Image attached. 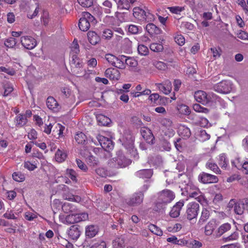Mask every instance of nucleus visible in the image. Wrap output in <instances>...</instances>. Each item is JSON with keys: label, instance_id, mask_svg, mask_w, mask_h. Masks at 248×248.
I'll return each instance as SVG.
<instances>
[{"label": "nucleus", "instance_id": "nucleus-29", "mask_svg": "<svg viewBox=\"0 0 248 248\" xmlns=\"http://www.w3.org/2000/svg\"><path fill=\"white\" fill-rule=\"evenodd\" d=\"M231 225L230 224L226 223L221 225L218 229L217 236H220L225 232L230 230Z\"/></svg>", "mask_w": 248, "mask_h": 248}, {"label": "nucleus", "instance_id": "nucleus-27", "mask_svg": "<svg viewBox=\"0 0 248 248\" xmlns=\"http://www.w3.org/2000/svg\"><path fill=\"white\" fill-rule=\"evenodd\" d=\"M16 125L18 127H22L27 123V119L24 115L19 114L16 117Z\"/></svg>", "mask_w": 248, "mask_h": 248}, {"label": "nucleus", "instance_id": "nucleus-52", "mask_svg": "<svg viewBox=\"0 0 248 248\" xmlns=\"http://www.w3.org/2000/svg\"><path fill=\"white\" fill-rule=\"evenodd\" d=\"M168 9L172 13L180 14L182 11L185 10V8L183 7L173 6L168 7Z\"/></svg>", "mask_w": 248, "mask_h": 248}, {"label": "nucleus", "instance_id": "nucleus-58", "mask_svg": "<svg viewBox=\"0 0 248 248\" xmlns=\"http://www.w3.org/2000/svg\"><path fill=\"white\" fill-rule=\"evenodd\" d=\"M118 93L122 94L121 96L120 97V99L121 100L123 101L124 103H127L129 100V97L128 95L124 93V90L123 89H120L117 92Z\"/></svg>", "mask_w": 248, "mask_h": 248}, {"label": "nucleus", "instance_id": "nucleus-13", "mask_svg": "<svg viewBox=\"0 0 248 248\" xmlns=\"http://www.w3.org/2000/svg\"><path fill=\"white\" fill-rule=\"evenodd\" d=\"M140 134L143 138L149 144H153L155 141V137L151 130L146 127L140 129Z\"/></svg>", "mask_w": 248, "mask_h": 248}, {"label": "nucleus", "instance_id": "nucleus-38", "mask_svg": "<svg viewBox=\"0 0 248 248\" xmlns=\"http://www.w3.org/2000/svg\"><path fill=\"white\" fill-rule=\"evenodd\" d=\"M206 167L216 174H220L221 173L220 170L215 163L208 161L206 164Z\"/></svg>", "mask_w": 248, "mask_h": 248}, {"label": "nucleus", "instance_id": "nucleus-10", "mask_svg": "<svg viewBox=\"0 0 248 248\" xmlns=\"http://www.w3.org/2000/svg\"><path fill=\"white\" fill-rule=\"evenodd\" d=\"M194 98L196 100L203 105H206L212 101L211 94H207L203 91H198L195 93Z\"/></svg>", "mask_w": 248, "mask_h": 248}, {"label": "nucleus", "instance_id": "nucleus-54", "mask_svg": "<svg viewBox=\"0 0 248 248\" xmlns=\"http://www.w3.org/2000/svg\"><path fill=\"white\" fill-rule=\"evenodd\" d=\"M103 5L106 7L104 9V12L106 14H110L111 13V8L112 6L111 2L108 0H106L103 2Z\"/></svg>", "mask_w": 248, "mask_h": 248}, {"label": "nucleus", "instance_id": "nucleus-45", "mask_svg": "<svg viewBox=\"0 0 248 248\" xmlns=\"http://www.w3.org/2000/svg\"><path fill=\"white\" fill-rule=\"evenodd\" d=\"M178 110L179 112L184 115H188L190 113V109L189 108L184 104H181L178 106Z\"/></svg>", "mask_w": 248, "mask_h": 248}, {"label": "nucleus", "instance_id": "nucleus-22", "mask_svg": "<svg viewBox=\"0 0 248 248\" xmlns=\"http://www.w3.org/2000/svg\"><path fill=\"white\" fill-rule=\"evenodd\" d=\"M146 30L151 35L159 34L161 33V30L153 23H149L146 26Z\"/></svg>", "mask_w": 248, "mask_h": 248}, {"label": "nucleus", "instance_id": "nucleus-1", "mask_svg": "<svg viewBox=\"0 0 248 248\" xmlns=\"http://www.w3.org/2000/svg\"><path fill=\"white\" fill-rule=\"evenodd\" d=\"M119 140L132 156L138 159V154L134 146L135 137L130 131H126Z\"/></svg>", "mask_w": 248, "mask_h": 248}, {"label": "nucleus", "instance_id": "nucleus-19", "mask_svg": "<svg viewBox=\"0 0 248 248\" xmlns=\"http://www.w3.org/2000/svg\"><path fill=\"white\" fill-rule=\"evenodd\" d=\"M136 175L142 179H150L153 174V171L151 169H143L137 171Z\"/></svg>", "mask_w": 248, "mask_h": 248}, {"label": "nucleus", "instance_id": "nucleus-14", "mask_svg": "<svg viewBox=\"0 0 248 248\" xmlns=\"http://www.w3.org/2000/svg\"><path fill=\"white\" fill-rule=\"evenodd\" d=\"M67 233L71 239L77 240L81 234L80 226L78 225L71 226L68 230Z\"/></svg>", "mask_w": 248, "mask_h": 248}, {"label": "nucleus", "instance_id": "nucleus-57", "mask_svg": "<svg viewBox=\"0 0 248 248\" xmlns=\"http://www.w3.org/2000/svg\"><path fill=\"white\" fill-rule=\"evenodd\" d=\"M193 109L196 111L199 112L207 113L209 112V110L207 108H203L199 104H195L193 106Z\"/></svg>", "mask_w": 248, "mask_h": 248}, {"label": "nucleus", "instance_id": "nucleus-55", "mask_svg": "<svg viewBox=\"0 0 248 248\" xmlns=\"http://www.w3.org/2000/svg\"><path fill=\"white\" fill-rule=\"evenodd\" d=\"M13 178L14 180H15L17 182H21L23 181L25 177L24 175L21 174L20 172H14L12 175Z\"/></svg>", "mask_w": 248, "mask_h": 248}, {"label": "nucleus", "instance_id": "nucleus-12", "mask_svg": "<svg viewBox=\"0 0 248 248\" xmlns=\"http://www.w3.org/2000/svg\"><path fill=\"white\" fill-rule=\"evenodd\" d=\"M20 42L22 45L28 49H33L37 45L35 40L33 37L29 36L21 37Z\"/></svg>", "mask_w": 248, "mask_h": 248}, {"label": "nucleus", "instance_id": "nucleus-23", "mask_svg": "<svg viewBox=\"0 0 248 248\" xmlns=\"http://www.w3.org/2000/svg\"><path fill=\"white\" fill-rule=\"evenodd\" d=\"M98 139L102 148L110 149L113 148L112 141L108 138H106L104 136H100Z\"/></svg>", "mask_w": 248, "mask_h": 248}, {"label": "nucleus", "instance_id": "nucleus-39", "mask_svg": "<svg viewBox=\"0 0 248 248\" xmlns=\"http://www.w3.org/2000/svg\"><path fill=\"white\" fill-rule=\"evenodd\" d=\"M114 248H123L124 247V241L123 237H117L112 242Z\"/></svg>", "mask_w": 248, "mask_h": 248}, {"label": "nucleus", "instance_id": "nucleus-21", "mask_svg": "<svg viewBox=\"0 0 248 248\" xmlns=\"http://www.w3.org/2000/svg\"><path fill=\"white\" fill-rule=\"evenodd\" d=\"M178 132L179 136L184 139H187L191 135L189 128L184 125H180L179 126Z\"/></svg>", "mask_w": 248, "mask_h": 248}, {"label": "nucleus", "instance_id": "nucleus-64", "mask_svg": "<svg viewBox=\"0 0 248 248\" xmlns=\"http://www.w3.org/2000/svg\"><path fill=\"white\" fill-rule=\"evenodd\" d=\"M105 59L113 66V63H115L114 61L116 60V56L111 54H107L105 55Z\"/></svg>", "mask_w": 248, "mask_h": 248}, {"label": "nucleus", "instance_id": "nucleus-34", "mask_svg": "<svg viewBox=\"0 0 248 248\" xmlns=\"http://www.w3.org/2000/svg\"><path fill=\"white\" fill-rule=\"evenodd\" d=\"M194 27H195L193 24L186 21L182 22L180 25L181 29L185 31H193Z\"/></svg>", "mask_w": 248, "mask_h": 248}, {"label": "nucleus", "instance_id": "nucleus-20", "mask_svg": "<svg viewBox=\"0 0 248 248\" xmlns=\"http://www.w3.org/2000/svg\"><path fill=\"white\" fill-rule=\"evenodd\" d=\"M98 232V227L94 225H89L86 227L85 234L86 237L92 238L94 237Z\"/></svg>", "mask_w": 248, "mask_h": 248}, {"label": "nucleus", "instance_id": "nucleus-43", "mask_svg": "<svg viewBox=\"0 0 248 248\" xmlns=\"http://www.w3.org/2000/svg\"><path fill=\"white\" fill-rule=\"evenodd\" d=\"M148 227L150 231L153 233L158 236L162 235V231L156 225L154 224H150V225H149Z\"/></svg>", "mask_w": 248, "mask_h": 248}, {"label": "nucleus", "instance_id": "nucleus-36", "mask_svg": "<svg viewBox=\"0 0 248 248\" xmlns=\"http://www.w3.org/2000/svg\"><path fill=\"white\" fill-rule=\"evenodd\" d=\"M66 154L60 149H58L55 154V159L58 162H62L64 161L66 159Z\"/></svg>", "mask_w": 248, "mask_h": 248}, {"label": "nucleus", "instance_id": "nucleus-51", "mask_svg": "<svg viewBox=\"0 0 248 248\" xmlns=\"http://www.w3.org/2000/svg\"><path fill=\"white\" fill-rule=\"evenodd\" d=\"M138 50L139 54L145 56L147 55L149 52L148 48L143 45H139L138 47Z\"/></svg>", "mask_w": 248, "mask_h": 248}, {"label": "nucleus", "instance_id": "nucleus-32", "mask_svg": "<svg viewBox=\"0 0 248 248\" xmlns=\"http://www.w3.org/2000/svg\"><path fill=\"white\" fill-rule=\"evenodd\" d=\"M71 64L76 68H80L82 67L83 66L82 61L78 57L77 55H73L72 56Z\"/></svg>", "mask_w": 248, "mask_h": 248}, {"label": "nucleus", "instance_id": "nucleus-53", "mask_svg": "<svg viewBox=\"0 0 248 248\" xmlns=\"http://www.w3.org/2000/svg\"><path fill=\"white\" fill-rule=\"evenodd\" d=\"M78 3L83 7H90L93 4V0H77Z\"/></svg>", "mask_w": 248, "mask_h": 248}, {"label": "nucleus", "instance_id": "nucleus-42", "mask_svg": "<svg viewBox=\"0 0 248 248\" xmlns=\"http://www.w3.org/2000/svg\"><path fill=\"white\" fill-rule=\"evenodd\" d=\"M41 20L44 26H46L48 25L50 18L49 13L47 11L45 10L43 11L42 15L41 17Z\"/></svg>", "mask_w": 248, "mask_h": 248}, {"label": "nucleus", "instance_id": "nucleus-56", "mask_svg": "<svg viewBox=\"0 0 248 248\" xmlns=\"http://www.w3.org/2000/svg\"><path fill=\"white\" fill-rule=\"evenodd\" d=\"M66 171L67 175L72 180L74 181H77L76 172L74 170L67 169Z\"/></svg>", "mask_w": 248, "mask_h": 248}, {"label": "nucleus", "instance_id": "nucleus-48", "mask_svg": "<svg viewBox=\"0 0 248 248\" xmlns=\"http://www.w3.org/2000/svg\"><path fill=\"white\" fill-rule=\"evenodd\" d=\"M235 167L239 170H241L244 173L246 174H248V161L244 162L242 164L235 166Z\"/></svg>", "mask_w": 248, "mask_h": 248}, {"label": "nucleus", "instance_id": "nucleus-3", "mask_svg": "<svg viewBox=\"0 0 248 248\" xmlns=\"http://www.w3.org/2000/svg\"><path fill=\"white\" fill-rule=\"evenodd\" d=\"M174 193L170 190L165 189L159 193L157 202L154 207L156 211H160L164 208V206L170 202L174 198Z\"/></svg>", "mask_w": 248, "mask_h": 248}, {"label": "nucleus", "instance_id": "nucleus-15", "mask_svg": "<svg viewBox=\"0 0 248 248\" xmlns=\"http://www.w3.org/2000/svg\"><path fill=\"white\" fill-rule=\"evenodd\" d=\"M158 89L165 94H168L171 91V83L169 80H166L162 83H156Z\"/></svg>", "mask_w": 248, "mask_h": 248}, {"label": "nucleus", "instance_id": "nucleus-28", "mask_svg": "<svg viewBox=\"0 0 248 248\" xmlns=\"http://www.w3.org/2000/svg\"><path fill=\"white\" fill-rule=\"evenodd\" d=\"M210 216V212L206 208H204L202 209L201 216L200 217V219L198 222V224L202 225L204 222H205L209 217Z\"/></svg>", "mask_w": 248, "mask_h": 248}, {"label": "nucleus", "instance_id": "nucleus-8", "mask_svg": "<svg viewBox=\"0 0 248 248\" xmlns=\"http://www.w3.org/2000/svg\"><path fill=\"white\" fill-rule=\"evenodd\" d=\"M88 218V215L86 213H77L68 215L66 217V222L73 224L85 220Z\"/></svg>", "mask_w": 248, "mask_h": 248}, {"label": "nucleus", "instance_id": "nucleus-46", "mask_svg": "<svg viewBox=\"0 0 248 248\" xmlns=\"http://www.w3.org/2000/svg\"><path fill=\"white\" fill-rule=\"evenodd\" d=\"M128 31L131 34H136L138 33L139 31H141L142 28L141 27L131 24L129 26Z\"/></svg>", "mask_w": 248, "mask_h": 248}, {"label": "nucleus", "instance_id": "nucleus-62", "mask_svg": "<svg viewBox=\"0 0 248 248\" xmlns=\"http://www.w3.org/2000/svg\"><path fill=\"white\" fill-rule=\"evenodd\" d=\"M4 96H8L13 91V88L9 84H5L4 86Z\"/></svg>", "mask_w": 248, "mask_h": 248}, {"label": "nucleus", "instance_id": "nucleus-30", "mask_svg": "<svg viewBox=\"0 0 248 248\" xmlns=\"http://www.w3.org/2000/svg\"><path fill=\"white\" fill-rule=\"evenodd\" d=\"M75 139L78 144H84L86 141L87 137L83 133L80 132L76 134Z\"/></svg>", "mask_w": 248, "mask_h": 248}, {"label": "nucleus", "instance_id": "nucleus-4", "mask_svg": "<svg viewBox=\"0 0 248 248\" xmlns=\"http://www.w3.org/2000/svg\"><path fill=\"white\" fill-rule=\"evenodd\" d=\"M133 12L135 18L141 22H149L154 19V16L152 14L140 7H134Z\"/></svg>", "mask_w": 248, "mask_h": 248}, {"label": "nucleus", "instance_id": "nucleus-61", "mask_svg": "<svg viewBox=\"0 0 248 248\" xmlns=\"http://www.w3.org/2000/svg\"><path fill=\"white\" fill-rule=\"evenodd\" d=\"M88 161L91 166L97 165L99 163L98 159L93 155H90L89 156Z\"/></svg>", "mask_w": 248, "mask_h": 248}, {"label": "nucleus", "instance_id": "nucleus-47", "mask_svg": "<svg viewBox=\"0 0 248 248\" xmlns=\"http://www.w3.org/2000/svg\"><path fill=\"white\" fill-rule=\"evenodd\" d=\"M228 163L225 155L222 154L219 156V164L222 168H226Z\"/></svg>", "mask_w": 248, "mask_h": 248}, {"label": "nucleus", "instance_id": "nucleus-25", "mask_svg": "<svg viewBox=\"0 0 248 248\" xmlns=\"http://www.w3.org/2000/svg\"><path fill=\"white\" fill-rule=\"evenodd\" d=\"M88 38L90 43L93 45H96L100 40L99 36L94 31L88 32Z\"/></svg>", "mask_w": 248, "mask_h": 248}, {"label": "nucleus", "instance_id": "nucleus-16", "mask_svg": "<svg viewBox=\"0 0 248 248\" xmlns=\"http://www.w3.org/2000/svg\"><path fill=\"white\" fill-rule=\"evenodd\" d=\"M184 205V201L181 200L177 202L172 208L170 215L172 217H177L180 215V212L181 208Z\"/></svg>", "mask_w": 248, "mask_h": 248}, {"label": "nucleus", "instance_id": "nucleus-35", "mask_svg": "<svg viewBox=\"0 0 248 248\" xmlns=\"http://www.w3.org/2000/svg\"><path fill=\"white\" fill-rule=\"evenodd\" d=\"M117 6L119 9L129 10L131 7V5L128 0H119Z\"/></svg>", "mask_w": 248, "mask_h": 248}, {"label": "nucleus", "instance_id": "nucleus-6", "mask_svg": "<svg viewBox=\"0 0 248 248\" xmlns=\"http://www.w3.org/2000/svg\"><path fill=\"white\" fill-rule=\"evenodd\" d=\"M199 208V204L194 202H190L187 204L186 214L187 218L191 221V223L196 222Z\"/></svg>", "mask_w": 248, "mask_h": 248}, {"label": "nucleus", "instance_id": "nucleus-44", "mask_svg": "<svg viewBox=\"0 0 248 248\" xmlns=\"http://www.w3.org/2000/svg\"><path fill=\"white\" fill-rule=\"evenodd\" d=\"M168 62L171 63L172 62V61L171 60L170 61H167L166 63L160 61L156 62L154 63V65L159 70H165L166 68H168Z\"/></svg>", "mask_w": 248, "mask_h": 248}, {"label": "nucleus", "instance_id": "nucleus-7", "mask_svg": "<svg viewBox=\"0 0 248 248\" xmlns=\"http://www.w3.org/2000/svg\"><path fill=\"white\" fill-rule=\"evenodd\" d=\"M214 90L220 93L227 94L232 90V84L229 80H222L214 86Z\"/></svg>", "mask_w": 248, "mask_h": 248}, {"label": "nucleus", "instance_id": "nucleus-2", "mask_svg": "<svg viewBox=\"0 0 248 248\" xmlns=\"http://www.w3.org/2000/svg\"><path fill=\"white\" fill-rule=\"evenodd\" d=\"M131 163V160L126 158L122 151H118L116 156L109 159L108 164L111 168H122L128 166Z\"/></svg>", "mask_w": 248, "mask_h": 248}, {"label": "nucleus", "instance_id": "nucleus-33", "mask_svg": "<svg viewBox=\"0 0 248 248\" xmlns=\"http://www.w3.org/2000/svg\"><path fill=\"white\" fill-rule=\"evenodd\" d=\"M245 207L242 202L239 200L236 202L235 205L234 207V212L239 215H241L244 213Z\"/></svg>", "mask_w": 248, "mask_h": 248}, {"label": "nucleus", "instance_id": "nucleus-31", "mask_svg": "<svg viewBox=\"0 0 248 248\" xmlns=\"http://www.w3.org/2000/svg\"><path fill=\"white\" fill-rule=\"evenodd\" d=\"M215 228V222L213 221H209L205 226V234L210 235Z\"/></svg>", "mask_w": 248, "mask_h": 248}, {"label": "nucleus", "instance_id": "nucleus-60", "mask_svg": "<svg viewBox=\"0 0 248 248\" xmlns=\"http://www.w3.org/2000/svg\"><path fill=\"white\" fill-rule=\"evenodd\" d=\"M78 167L82 170L86 171L88 170V167L86 165L79 159H76Z\"/></svg>", "mask_w": 248, "mask_h": 248}, {"label": "nucleus", "instance_id": "nucleus-59", "mask_svg": "<svg viewBox=\"0 0 248 248\" xmlns=\"http://www.w3.org/2000/svg\"><path fill=\"white\" fill-rule=\"evenodd\" d=\"M63 198L65 200H67L71 201H75L76 202H78V201H80V198L79 197L75 196L74 195H71V194H67V195L64 194L63 195Z\"/></svg>", "mask_w": 248, "mask_h": 248}, {"label": "nucleus", "instance_id": "nucleus-5", "mask_svg": "<svg viewBox=\"0 0 248 248\" xmlns=\"http://www.w3.org/2000/svg\"><path fill=\"white\" fill-rule=\"evenodd\" d=\"M94 17L89 13H83V16L79 20L78 27L82 31H88L91 23H94Z\"/></svg>", "mask_w": 248, "mask_h": 248}, {"label": "nucleus", "instance_id": "nucleus-9", "mask_svg": "<svg viewBox=\"0 0 248 248\" xmlns=\"http://www.w3.org/2000/svg\"><path fill=\"white\" fill-rule=\"evenodd\" d=\"M144 195L142 192L135 193L129 198L125 200L126 203L130 206H136L141 204L143 200Z\"/></svg>", "mask_w": 248, "mask_h": 248}, {"label": "nucleus", "instance_id": "nucleus-24", "mask_svg": "<svg viewBox=\"0 0 248 248\" xmlns=\"http://www.w3.org/2000/svg\"><path fill=\"white\" fill-rule=\"evenodd\" d=\"M62 211L66 213H74L78 212V209L72 203L69 202H65L62 206Z\"/></svg>", "mask_w": 248, "mask_h": 248}, {"label": "nucleus", "instance_id": "nucleus-17", "mask_svg": "<svg viewBox=\"0 0 248 248\" xmlns=\"http://www.w3.org/2000/svg\"><path fill=\"white\" fill-rule=\"evenodd\" d=\"M105 74L107 78L112 80H118L120 77L119 71L113 68H108Z\"/></svg>", "mask_w": 248, "mask_h": 248}, {"label": "nucleus", "instance_id": "nucleus-11", "mask_svg": "<svg viewBox=\"0 0 248 248\" xmlns=\"http://www.w3.org/2000/svg\"><path fill=\"white\" fill-rule=\"evenodd\" d=\"M199 181L203 184L216 183L218 181L217 176L202 172L198 176Z\"/></svg>", "mask_w": 248, "mask_h": 248}, {"label": "nucleus", "instance_id": "nucleus-41", "mask_svg": "<svg viewBox=\"0 0 248 248\" xmlns=\"http://www.w3.org/2000/svg\"><path fill=\"white\" fill-rule=\"evenodd\" d=\"M150 48L154 52H160L163 51L164 47L161 44L154 43L150 45Z\"/></svg>", "mask_w": 248, "mask_h": 248}, {"label": "nucleus", "instance_id": "nucleus-37", "mask_svg": "<svg viewBox=\"0 0 248 248\" xmlns=\"http://www.w3.org/2000/svg\"><path fill=\"white\" fill-rule=\"evenodd\" d=\"M124 62L125 66L127 65L130 67H135L138 65V62L132 57H127L124 56Z\"/></svg>", "mask_w": 248, "mask_h": 248}, {"label": "nucleus", "instance_id": "nucleus-49", "mask_svg": "<svg viewBox=\"0 0 248 248\" xmlns=\"http://www.w3.org/2000/svg\"><path fill=\"white\" fill-rule=\"evenodd\" d=\"M24 167L29 170L32 171L37 168V164L35 162L33 163H31L29 161H25Z\"/></svg>", "mask_w": 248, "mask_h": 248}, {"label": "nucleus", "instance_id": "nucleus-63", "mask_svg": "<svg viewBox=\"0 0 248 248\" xmlns=\"http://www.w3.org/2000/svg\"><path fill=\"white\" fill-rule=\"evenodd\" d=\"M71 50L74 53V55H77L79 52V46L78 44V42L75 40L73 42L72 46L71 47Z\"/></svg>", "mask_w": 248, "mask_h": 248}, {"label": "nucleus", "instance_id": "nucleus-50", "mask_svg": "<svg viewBox=\"0 0 248 248\" xmlns=\"http://www.w3.org/2000/svg\"><path fill=\"white\" fill-rule=\"evenodd\" d=\"M16 39L14 37H10L7 39L4 42L5 45L10 48L16 46Z\"/></svg>", "mask_w": 248, "mask_h": 248}, {"label": "nucleus", "instance_id": "nucleus-40", "mask_svg": "<svg viewBox=\"0 0 248 248\" xmlns=\"http://www.w3.org/2000/svg\"><path fill=\"white\" fill-rule=\"evenodd\" d=\"M188 195L189 197L194 198L200 202L202 201L203 199L199 190H196L193 192H188Z\"/></svg>", "mask_w": 248, "mask_h": 248}, {"label": "nucleus", "instance_id": "nucleus-26", "mask_svg": "<svg viewBox=\"0 0 248 248\" xmlns=\"http://www.w3.org/2000/svg\"><path fill=\"white\" fill-rule=\"evenodd\" d=\"M124 55H119L118 57H116L115 60V63H113V66L119 69H124L125 63L124 62Z\"/></svg>", "mask_w": 248, "mask_h": 248}, {"label": "nucleus", "instance_id": "nucleus-18", "mask_svg": "<svg viewBox=\"0 0 248 248\" xmlns=\"http://www.w3.org/2000/svg\"><path fill=\"white\" fill-rule=\"evenodd\" d=\"M46 104L47 108L53 111H58L60 108L57 101L52 96H49L47 98Z\"/></svg>", "mask_w": 248, "mask_h": 248}]
</instances>
